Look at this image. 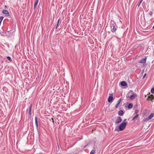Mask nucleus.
I'll return each mask as SVG.
<instances>
[{
  "label": "nucleus",
  "mask_w": 154,
  "mask_h": 154,
  "mask_svg": "<svg viewBox=\"0 0 154 154\" xmlns=\"http://www.w3.org/2000/svg\"><path fill=\"white\" fill-rule=\"evenodd\" d=\"M130 93H132V95H131L129 97L130 99L131 100L134 99L137 96V95L136 93H134L132 90H130L129 91L128 94L127 95L126 97L127 98L129 97V94Z\"/></svg>",
  "instance_id": "f257e3e1"
},
{
  "label": "nucleus",
  "mask_w": 154,
  "mask_h": 154,
  "mask_svg": "<svg viewBox=\"0 0 154 154\" xmlns=\"http://www.w3.org/2000/svg\"><path fill=\"white\" fill-rule=\"evenodd\" d=\"M128 123L127 122H122L119 126V130L120 131H122L124 130L126 126V125Z\"/></svg>",
  "instance_id": "f03ea898"
},
{
  "label": "nucleus",
  "mask_w": 154,
  "mask_h": 154,
  "mask_svg": "<svg viewBox=\"0 0 154 154\" xmlns=\"http://www.w3.org/2000/svg\"><path fill=\"white\" fill-rule=\"evenodd\" d=\"M154 114L153 113H151L150 115L147 117L145 119V121H148L151 119H152L154 116Z\"/></svg>",
  "instance_id": "7ed1b4c3"
},
{
  "label": "nucleus",
  "mask_w": 154,
  "mask_h": 154,
  "mask_svg": "<svg viewBox=\"0 0 154 154\" xmlns=\"http://www.w3.org/2000/svg\"><path fill=\"white\" fill-rule=\"evenodd\" d=\"M146 57H145L141 59V60L139 62L140 63H144L146 62Z\"/></svg>",
  "instance_id": "20e7f679"
},
{
  "label": "nucleus",
  "mask_w": 154,
  "mask_h": 154,
  "mask_svg": "<svg viewBox=\"0 0 154 154\" xmlns=\"http://www.w3.org/2000/svg\"><path fill=\"white\" fill-rule=\"evenodd\" d=\"M122 120L121 118L120 117L118 116L117 117V119L116 121V123L118 124L121 122Z\"/></svg>",
  "instance_id": "39448f33"
},
{
  "label": "nucleus",
  "mask_w": 154,
  "mask_h": 154,
  "mask_svg": "<svg viewBox=\"0 0 154 154\" xmlns=\"http://www.w3.org/2000/svg\"><path fill=\"white\" fill-rule=\"evenodd\" d=\"M35 124L36 126V128L37 130L38 129V117L37 116L35 117Z\"/></svg>",
  "instance_id": "423d86ee"
},
{
  "label": "nucleus",
  "mask_w": 154,
  "mask_h": 154,
  "mask_svg": "<svg viewBox=\"0 0 154 154\" xmlns=\"http://www.w3.org/2000/svg\"><path fill=\"white\" fill-rule=\"evenodd\" d=\"M121 101V98H120L119 99L118 101H117V103L115 107L116 108H117L119 107V105L120 104V103Z\"/></svg>",
  "instance_id": "0eeeda50"
},
{
  "label": "nucleus",
  "mask_w": 154,
  "mask_h": 154,
  "mask_svg": "<svg viewBox=\"0 0 154 154\" xmlns=\"http://www.w3.org/2000/svg\"><path fill=\"white\" fill-rule=\"evenodd\" d=\"M110 25L111 28H112L113 26H115V25H116V24L115 23V22L114 21L111 20L110 21Z\"/></svg>",
  "instance_id": "6e6552de"
},
{
  "label": "nucleus",
  "mask_w": 154,
  "mask_h": 154,
  "mask_svg": "<svg viewBox=\"0 0 154 154\" xmlns=\"http://www.w3.org/2000/svg\"><path fill=\"white\" fill-rule=\"evenodd\" d=\"M32 104H31L29 106V112H28V114L29 115L31 116V109H32Z\"/></svg>",
  "instance_id": "1a4fd4ad"
},
{
  "label": "nucleus",
  "mask_w": 154,
  "mask_h": 154,
  "mask_svg": "<svg viewBox=\"0 0 154 154\" xmlns=\"http://www.w3.org/2000/svg\"><path fill=\"white\" fill-rule=\"evenodd\" d=\"M2 13L4 14H5L6 16H9V12L7 10H3L2 11Z\"/></svg>",
  "instance_id": "9d476101"
},
{
  "label": "nucleus",
  "mask_w": 154,
  "mask_h": 154,
  "mask_svg": "<svg viewBox=\"0 0 154 154\" xmlns=\"http://www.w3.org/2000/svg\"><path fill=\"white\" fill-rule=\"evenodd\" d=\"M124 114L123 111L122 110H120L118 112V114L119 116H122Z\"/></svg>",
  "instance_id": "9b49d317"
},
{
  "label": "nucleus",
  "mask_w": 154,
  "mask_h": 154,
  "mask_svg": "<svg viewBox=\"0 0 154 154\" xmlns=\"http://www.w3.org/2000/svg\"><path fill=\"white\" fill-rule=\"evenodd\" d=\"M113 100V97L111 96H109L108 97V102H110Z\"/></svg>",
  "instance_id": "f8f14e48"
},
{
  "label": "nucleus",
  "mask_w": 154,
  "mask_h": 154,
  "mask_svg": "<svg viewBox=\"0 0 154 154\" xmlns=\"http://www.w3.org/2000/svg\"><path fill=\"white\" fill-rule=\"evenodd\" d=\"M121 85L122 86H123V87L125 86L126 85H127V83L125 82L124 81L122 82H121Z\"/></svg>",
  "instance_id": "ddd939ff"
},
{
  "label": "nucleus",
  "mask_w": 154,
  "mask_h": 154,
  "mask_svg": "<svg viewBox=\"0 0 154 154\" xmlns=\"http://www.w3.org/2000/svg\"><path fill=\"white\" fill-rule=\"evenodd\" d=\"M148 98L151 99V100L152 102V100L154 99V96L153 94L151 95L148 96Z\"/></svg>",
  "instance_id": "4468645a"
},
{
  "label": "nucleus",
  "mask_w": 154,
  "mask_h": 154,
  "mask_svg": "<svg viewBox=\"0 0 154 154\" xmlns=\"http://www.w3.org/2000/svg\"><path fill=\"white\" fill-rule=\"evenodd\" d=\"M113 28L112 29V32H113V31H116L117 28V26L116 25L113 26H112Z\"/></svg>",
  "instance_id": "2eb2a0df"
},
{
  "label": "nucleus",
  "mask_w": 154,
  "mask_h": 154,
  "mask_svg": "<svg viewBox=\"0 0 154 154\" xmlns=\"http://www.w3.org/2000/svg\"><path fill=\"white\" fill-rule=\"evenodd\" d=\"M133 107V104L132 103H130L128 106V108L130 109L132 108Z\"/></svg>",
  "instance_id": "dca6fc26"
},
{
  "label": "nucleus",
  "mask_w": 154,
  "mask_h": 154,
  "mask_svg": "<svg viewBox=\"0 0 154 154\" xmlns=\"http://www.w3.org/2000/svg\"><path fill=\"white\" fill-rule=\"evenodd\" d=\"M139 116L138 114H137L136 116H135L132 119V121H135L136 119H137Z\"/></svg>",
  "instance_id": "f3484780"
},
{
  "label": "nucleus",
  "mask_w": 154,
  "mask_h": 154,
  "mask_svg": "<svg viewBox=\"0 0 154 154\" xmlns=\"http://www.w3.org/2000/svg\"><path fill=\"white\" fill-rule=\"evenodd\" d=\"M38 0H36V1L35 2L34 5V8H35V7L37 5V4L38 3Z\"/></svg>",
  "instance_id": "a211bd4d"
},
{
  "label": "nucleus",
  "mask_w": 154,
  "mask_h": 154,
  "mask_svg": "<svg viewBox=\"0 0 154 154\" xmlns=\"http://www.w3.org/2000/svg\"><path fill=\"white\" fill-rule=\"evenodd\" d=\"M3 18H4V17L2 16H1L0 17V24H1L2 21V20L3 19Z\"/></svg>",
  "instance_id": "6ab92c4d"
},
{
  "label": "nucleus",
  "mask_w": 154,
  "mask_h": 154,
  "mask_svg": "<svg viewBox=\"0 0 154 154\" xmlns=\"http://www.w3.org/2000/svg\"><path fill=\"white\" fill-rule=\"evenodd\" d=\"M60 19H59V20H58V21H57V26H56V29H57V27H58L59 26V21H60Z\"/></svg>",
  "instance_id": "aec40b11"
},
{
  "label": "nucleus",
  "mask_w": 154,
  "mask_h": 154,
  "mask_svg": "<svg viewBox=\"0 0 154 154\" xmlns=\"http://www.w3.org/2000/svg\"><path fill=\"white\" fill-rule=\"evenodd\" d=\"M7 59L9 61H12V59H11V57L9 56H8L7 57Z\"/></svg>",
  "instance_id": "412c9836"
},
{
  "label": "nucleus",
  "mask_w": 154,
  "mask_h": 154,
  "mask_svg": "<svg viewBox=\"0 0 154 154\" xmlns=\"http://www.w3.org/2000/svg\"><path fill=\"white\" fill-rule=\"evenodd\" d=\"M151 92L152 93L154 94V87L152 88L151 89Z\"/></svg>",
  "instance_id": "4be33fe9"
},
{
  "label": "nucleus",
  "mask_w": 154,
  "mask_h": 154,
  "mask_svg": "<svg viewBox=\"0 0 154 154\" xmlns=\"http://www.w3.org/2000/svg\"><path fill=\"white\" fill-rule=\"evenodd\" d=\"M95 150H92L90 152V154H94L95 153Z\"/></svg>",
  "instance_id": "5701e85b"
},
{
  "label": "nucleus",
  "mask_w": 154,
  "mask_h": 154,
  "mask_svg": "<svg viewBox=\"0 0 154 154\" xmlns=\"http://www.w3.org/2000/svg\"><path fill=\"white\" fill-rule=\"evenodd\" d=\"M9 32H10V31H8L7 32H6L5 33H4L3 34V35H6V34H8V33H9Z\"/></svg>",
  "instance_id": "b1692460"
},
{
  "label": "nucleus",
  "mask_w": 154,
  "mask_h": 154,
  "mask_svg": "<svg viewBox=\"0 0 154 154\" xmlns=\"http://www.w3.org/2000/svg\"><path fill=\"white\" fill-rule=\"evenodd\" d=\"M143 0H140V1L139 2L138 5V7H139L140 5L141 4V3H142V2L143 1Z\"/></svg>",
  "instance_id": "393cba45"
},
{
  "label": "nucleus",
  "mask_w": 154,
  "mask_h": 154,
  "mask_svg": "<svg viewBox=\"0 0 154 154\" xmlns=\"http://www.w3.org/2000/svg\"><path fill=\"white\" fill-rule=\"evenodd\" d=\"M139 111L138 109H136L135 112V113L136 114H137L138 113Z\"/></svg>",
  "instance_id": "a878e982"
},
{
  "label": "nucleus",
  "mask_w": 154,
  "mask_h": 154,
  "mask_svg": "<svg viewBox=\"0 0 154 154\" xmlns=\"http://www.w3.org/2000/svg\"><path fill=\"white\" fill-rule=\"evenodd\" d=\"M51 119L52 120V122L53 124H54V118L52 117V118H51Z\"/></svg>",
  "instance_id": "bb28decb"
},
{
  "label": "nucleus",
  "mask_w": 154,
  "mask_h": 154,
  "mask_svg": "<svg viewBox=\"0 0 154 154\" xmlns=\"http://www.w3.org/2000/svg\"><path fill=\"white\" fill-rule=\"evenodd\" d=\"M149 14L150 15L152 16V11L150 12L149 13Z\"/></svg>",
  "instance_id": "cd10ccee"
},
{
  "label": "nucleus",
  "mask_w": 154,
  "mask_h": 154,
  "mask_svg": "<svg viewBox=\"0 0 154 154\" xmlns=\"http://www.w3.org/2000/svg\"><path fill=\"white\" fill-rule=\"evenodd\" d=\"M127 119H124V120H123V122H126V121Z\"/></svg>",
  "instance_id": "c85d7f7f"
},
{
  "label": "nucleus",
  "mask_w": 154,
  "mask_h": 154,
  "mask_svg": "<svg viewBox=\"0 0 154 154\" xmlns=\"http://www.w3.org/2000/svg\"><path fill=\"white\" fill-rule=\"evenodd\" d=\"M87 145H85V146L84 147H83V148H86L87 147Z\"/></svg>",
  "instance_id": "c756f323"
},
{
  "label": "nucleus",
  "mask_w": 154,
  "mask_h": 154,
  "mask_svg": "<svg viewBox=\"0 0 154 154\" xmlns=\"http://www.w3.org/2000/svg\"><path fill=\"white\" fill-rule=\"evenodd\" d=\"M146 75V74H145L144 75V76H143V78H144L145 77V76Z\"/></svg>",
  "instance_id": "7c9ffc66"
},
{
  "label": "nucleus",
  "mask_w": 154,
  "mask_h": 154,
  "mask_svg": "<svg viewBox=\"0 0 154 154\" xmlns=\"http://www.w3.org/2000/svg\"><path fill=\"white\" fill-rule=\"evenodd\" d=\"M116 130H117V131H119L118 129H117Z\"/></svg>",
  "instance_id": "2f4dec72"
}]
</instances>
